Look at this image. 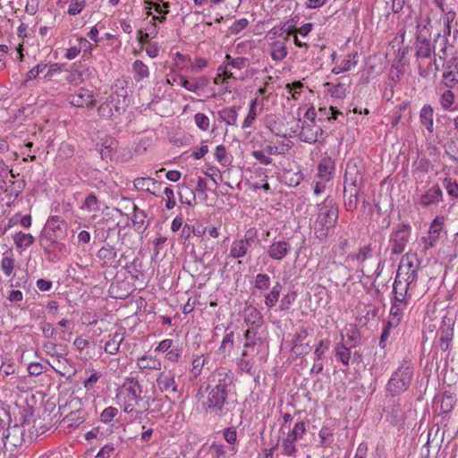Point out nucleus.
I'll list each match as a JSON object with an SVG mask.
<instances>
[{
    "instance_id": "obj_59",
    "label": "nucleus",
    "mask_w": 458,
    "mask_h": 458,
    "mask_svg": "<svg viewBox=\"0 0 458 458\" xmlns=\"http://www.w3.org/2000/svg\"><path fill=\"white\" fill-rule=\"evenodd\" d=\"M328 347H329V341H327V340H320L319 341V343L318 344V345L316 346L315 351H314L316 361L319 360L322 358L323 354L328 349Z\"/></svg>"
},
{
    "instance_id": "obj_19",
    "label": "nucleus",
    "mask_w": 458,
    "mask_h": 458,
    "mask_svg": "<svg viewBox=\"0 0 458 458\" xmlns=\"http://www.w3.org/2000/svg\"><path fill=\"white\" fill-rule=\"evenodd\" d=\"M439 347L443 352L448 350L451 342L453 341L454 336V327L451 324H446L444 322V325L440 327L437 332Z\"/></svg>"
},
{
    "instance_id": "obj_26",
    "label": "nucleus",
    "mask_w": 458,
    "mask_h": 458,
    "mask_svg": "<svg viewBox=\"0 0 458 458\" xmlns=\"http://www.w3.org/2000/svg\"><path fill=\"white\" fill-rule=\"evenodd\" d=\"M133 216L131 217V221L135 230L139 232H144L148 224H146L147 215L144 210L140 209L135 204H132Z\"/></svg>"
},
{
    "instance_id": "obj_11",
    "label": "nucleus",
    "mask_w": 458,
    "mask_h": 458,
    "mask_svg": "<svg viewBox=\"0 0 458 458\" xmlns=\"http://www.w3.org/2000/svg\"><path fill=\"white\" fill-rule=\"evenodd\" d=\"M69 103L76 107L93 108L96 106V100L92 91L81 88L74 94L68 96Z\"/></svg>"
},
{
    "instance_id": "obj_32",
    "label": "nucleus",
    "mask_w": 458,
    "mask_h": 458,
    "mask_svg": "<svg viewBox=\"0 0 458 458\" xmlns=\"http://www.w3.org/2000/svg\"><path fill=\"white\" fill-rule=\"evenodd\" d=\"M218 117L227 125H236L237 110L235 106L225 107L218 112Z\"/></svg>"
},
{
    "instance_id": "obj_2",
    "label": "nucleus",
    "mask_w": 458,
    "mask_h": 458,
    "mask_svg": "<svg viewBox=\"0 0 458 458\" xmlns=\"http://www.w3.org/2000/svg\"><path fill=\"white\" fill-rule=\"evenodd\" d=\"M142 386L135 377L125 378L123 384L117 389V403L123 407V411L138 414L149 409V397L142 395Z\"/></svg>"
},
{
    "instance_id": "obj_8",
    "label": "nucleus",
    "mask_w": 458,
    "mask_h": 458,
    "mask_svg": "<svg viewBox=\"0 0 458 458\" xmlns=\"http://www.w3.org/2000/svg\"><path fill=\"white\" fill-rule=\"evenodd\" d=\"M411 226L408 224H402L394 230L390 236L391 253L394 255L404 251L409 242Z\"/></svg>"
},
{
    "instance_id": "obj_47",
    "label": "nucleus",
    "mask_w": 458,
    "mask_h": 458,
    "mask_svg": "<svg viewBox=\"0 0 458 458\" xmlns=\"http://www.w3.org/2000/svg\"><path fill=\"white\" fill-rule=\"evenodd\" d=\"M318 176L324 181H329L331 178V174L333 170V165H331L330 162H323L318 165Z\"/></svg>"
},
{
    "instance_id": "obj_57",
    "label": "nucleus",
    "mask_w": 458,
    "mask_h": 458,
    "mask_svg": "<svg viewBox=\"0 0 458 458\" xmlns=\"http://www.w3.org/2000/svg\"><path fill=\"white\" fill-rule=\"evenodd\" d=\"M105 230H106V236L103 237V242H111V243H112L113 242L112 238H114L116 240L120 239L121 231L118 228V225H116L113 227H108L107 229H105Z\"/></svg>"
},
{
    "instance_id": "obj_7",
    "label": "nucleus",
    "mask_w": 458,
    "mask_h": 458,
    "mask_svg": "<svg viewBox=\"0 0 458 458\" xmlns=\"http://www.w3.org/2000/svg\"><path fill=\"white\" fill-rule=\"evenodd\" d=\"M257 240V230L250 228L241 239L234 240L230 248V257L233 259L243 258L248 254L249 249Z\"/></svg>"
},
{
    "instance_id": "obj_29",
    "label": "nucleus",
    "mask_w": 458,
    "mask_h": 458,
    "mask_svg": "<svg viewBox=\"0 0 458 458\" xmlns=\"http://www.w3.org/2000/svg\"><path fill=\"white\" fill-rule=\"evenodd\" d=\"M353 260H357L361 265L372 262L376 259L372 255V248L370 245L363 246L357 253L350 256Z\"/></svg>"
},
{
    "instance_id": "obj_63",
    "label": "nucleus",
    "mask_w": 458,
    "mask_h": 458,
    "mask_svg": "<svg viewBox=\"0 0 458 458\" xmlns=\"http://www.w3.org/2000/svg\"><path fill=\"white\" fill-rule=\"evenodd\" d=\"M310 351V344H294L292 346V352L296 354L297 356H301L309 353Z\"/></svg>"
},
{
    "instance_id": "obj_39",
    "label": "nucleus",
    "mask_w": 458,
    "mask_h": 458,
    "mask_svg": "<svg viewBox=\"0 0 458 458\" xmlns=\"http://www.w3.org/2000/svg\"><path fill=\"white\" fill-rule=\"evenodd\" d=\"M305 432H306L305 422L301 420V421L296 422L292 429H289L286 437L294 441H298L299 439L302 438Z\"/></svg>"
},
{
    "instance_id": "obj_44",
    "label": "nucleus",
    "mask_w": 458,
    "mask_h": 458,
    "mask_svg": "<svg viewBox=\"0 0 458 458\" xmlns=\"http://www.w3.org/2000/svg\"><path fill=\"white\" fill-rule=\"evenodd\" d=\"M257 101H258L257 98L251 100L250 105L249 113H248L247 116L245 117V119L242 123V129L250 127L252 125V123H254V121L257 117V112H256Z\"/></svg>"
},
{
    "instance_id": "obj_38",
    "label": "nucleus",
    "mask_w": 458,
    "mask_h": 458,
    "mask_svg": "<svg viewBox=\"0 0 458 458\" xmlns=\"http://www.w3.org/2000/svg\"><path fill=\"white\" fill-rule=\"evenodd\" d=\"M258 328L259 327H251L244 332V347H252L257 344L258 342H261V338L258 335Z\"/></svg>"
},
{
    "instance_id": "obj_21",
    "label": "nucleus",
    "mask_w": 458,
    "mask_h": 458,
    "mask_svg": "<svg viewBox=\"0 0 458 458\" xmlns=\"http://www.w3.org/2000/svg\"><path fill=\"white\" fill-rule=\"evenodd\" d=\"M415 50L418 58H428L433 52L430 41L420 34L416 36Z\"/></svg>"
},
{
    "instance_id": "obj_45",
    "label": "nucleus",
    "mask_w": 458,
    "mask_h": 458,
    "mask_svg": "<svg viewBox=\"0 0 458 458\" xmlns=\"http://www.w3.org/2000/svg\"><path fill=\"white\" fill-rule=\"evenodd\" d=\"M271 285V279L268 275L259 273L256 276L254 288L258 290H268Z\"/></svg>"
},
{
    "instance_id": "obj_40",
    "label": "nucleus",
    "mask_w": 458,
    "mask_h": 458,
    "mask_svg": "<svg viewBox=\"0 0 458 458\" xmlns=\"http://www.w3.org/2000/svg\"><path fill=\"white\" fill-rule=\"evenodd\" d=\"M287 48L284 43L276 41L272 44L271 57L276 61H281L287 55Z\"/></svg>"
},
{
    "instance_id": "obj_36",
    "label": "nucleus",
    "mask_w": 458,
    "mask_h": 458,
    "mask_svg": "<svg viewBox=\"0 0 458 458\" xmlns=\"http://www.w3.org/2000/svg\"><path fill=\"white\" fill-rule=\"evenodd\" d=\"M282 285L277 282L270 290L269 293L264 295L265 305L267 308H273L279 300Z\"/></svg>"
},
{
    "instance_id": "obj_6",
    "label": "nucleus",
    "mask_w": 458,
    "mask_h": 458,
    "mask_svg": "<svg viewBox=\"0 0 458 458\" xmlns=\"http://www.w3.org/2000/svg\"><path fill=\"white\" fill-rule=\"evenodd\" d=\"M363 187V168L355 160L349 161L344 174V189L362 191Z\"/></svg>"
},
{
    "instance_id": "obj_24",
    "label": "nucleus",
    "mask_w": 458,
    "mask_h": 458,
    "mask_svg": "<svg viewBox=\"0 0 458 458\" xmlns=\"http://www.w3.org/2000/svg\"><path fill=\"white\" fill-rule=\"evenodd\" d=\"M244 322L247 326L260 327L263 323L261 313L255 307H248L244 310Z\"/></svg>"
},
{
    "instance_id": "obj_43",
    "label": "nucleus",
    "mask_w": 458,
    "mask_h": 458,
    "mask_svg": "<svg viewBox=\"0 0 458 458\" xmlns=\"http://www.w3.org/2000/svg\"><path fill=\"white\" fill-rule=\"evenodd\" d=\"M443 186L450 197L458 199V182L455 180L446 177L443 181Z\"/></svg>"
},
{
    "instance_id": "obj_1",
    "label": "nucleus",
    "mask_w": 458,
    "mask_h": 458,
    "mask_svg": "<svg viewBox=\"0 0 458 458\" xmlns=\"http://www.w3.org/2000/svg\"><path fill=\"white\" fill-rule=\"evenodd\" d=\"M234 376L226 368H219L211 373L205 388L206 399L202 409L216 416H224L229 411V394L233 386Z\"/></svg>"
},
{
    "instance_id": "obj_58",
    "label": "nucleus",
    "mask_w": 458,
    "mask_h": 458,
    "mask_svg": "<svg viewBox=\"0 0 458 458\" xmlns=\"http://www.w3.org/2000/svg\"><path fill=\"white\" fill-rule=\"evenodd\" d=\"M117 413L118 410L116 408L109 406L101 412L100 420L105 423H108L117 415Z\"/></svg>"
},
{
    "instance_id": "obj_20",
    "label": "nucleus",
    "mask_w": 458,
    "mask_h": 458,
    "mask_svg": "<svg viewBox=\"0 0 458 458\" xmlns=\"http://www.w3.org/2000/svg\"><path fill=\"white\" fill-rule=\"evenodd\" d=\"M334 265L335 270L332 271L331 280L334 281L336 285L345 284L352 278L350 269L342 263L337 264L334 262Z\"/></svg>"
},
{
    "instance_id": "obj_15",
    "label": "nucleus",
    "mask_w": 458,
    "mask_h": 458,
    "mask_svg": "<svg viewBox=\"0 0 458 458\" xmlns=\"http://www.w3.org/2000/svg\"><path fill=\"white\" fill-rule=\"evenodd\" d=\"M291 250V245L288 242L280 240L274 242L267 250L268 256L274 260H282Z\"/></svg>"
},
{
    "instance_id": "obj_34",
    "label": "nucleus",
    "mask_w": 458,
    "mask_h": 458,
    "mask_svg": "<svg viewBox=\"0 0 458 458\" xmlns=\"http://www.w3.org/2000/svg\"><path fill=\"white\" fill-rule=\"evenodd\" d=\"M123 341V335L122 334H114V335L106 343L105 352L111 355L116 354Z\"/></svg>"
},
{
    "instance_id": "obj_9",
    "label": "nucleus",
    "mask_w": 458,
    "mask_h": 458,
    "mask_svg": "<svg viewBox=\"0 0 458 458\" xmlns=\"http://www.w3.org/2000/svg\"><path fill=\"white\" fill-rule=\"evenodd\" d=\"M39 245L43 248L44 252L48 255L57 257L58 253L65 249L63 242H58L57 235L50 230H43L38 239Z\"/></svg>"
},
{
    "instance_id": "obj_18",
    "label": "nucleus",
    "mask_w": 458,
    "mask_h": 458,
    "mask_svg": "<svg viewBox=\"0 0 458 458\" xmlns=\"http://www.w3.org/2000/svg\"><path fill=\"white\" fill-rule=\"evenodd\" d=\"M356 347V343H338L335 347V354L336 359L344 366H349L352 360V349Z\"/></svg>"
},
{
    "instance_id": "obj_3",
    "label": "nucleus",
    "mask_w": 458,
    "mask_h": 458,
    "mask_svg": "<svg viewBox=\"0 0 458 458\" xmlns=\"http://www.w3.org/2000/svg\"><path fill=\"white\" fill-rule=\"evenodd\" d=\"M339 216L338 207L333 199L327 198L318 205L317 218L313 225L315 236L318 240H326L329 231L336 225Z\"/></svg>"
},
{
    "instance_id": "obj_64",
    "label": "nucleus",
    "mask_w": 458,
    "mask_h": 458,
    "mask_svg": "<svg viewBox=\"0 0 458 458\" xmlns=\"http://www.w3.org/2000/svg\"><path fill=\"white\" fill-rule=\"evenodd\" d=\"M295 297H296L295 293L285 294L281 300V302L279 305V310H288L291 307V305L293 304V302L294 301Z\"/></svg>"
},
{
    "instance_id": "obj_54",
    "label": "nucleus",
    "mask_w": 458,
    "mask_h": 458,
    "mask_svg": "<svg viewBox=\"0 0 458 458\" xmlns=\"http://www.w3.org/2000/svg\"><path fill=\"white\" fill-rule=\"evenodd\" d=\"M86 5L85 0L78 1L72 0L68 8V13L70 15H76L82 12L83 8Z\"/></svg>"
},
{
    "instance_id": "obj_5",
    "label": "nucleus",
    "mask_w": 458,
    "mask_h": 458,
    "mask_svg": "<svg viewBox=\"0 0 458 458\" xmlns=\"http://www.w3.org/2000/svg\"><path fill=\"white\" fill-rule=\"evenodd\" d=\"M419 265L420 262L415 253H406L401 259L395 277L416 284Z\"/></svg>"
},
{
    "instance_id": "obj_13",
    "label": "nucleus",
    "mask_w": 458,
    "mask_h": 458,
    "mask_svg": "<svg viewBox=\"0 0 458 458\" xmlns=\"http://www.w3.org/2000/svg\"><path fill=\"white\" fill-rule=\"evenodd\" d=\"M301 123V131H300V138L307 143H315L318 140V136L323 134V129L320 125L316 123H304L301 119L297 121V127Z\"/></svg>"
},
{
    "instance_id": "obj_25",
    "label": "nucleus",
    "mask_w": 458,
    "mask_h": 458,
    "mask_svg": "<svg viewBox=\"0 0 458 458\" xmlns=\"http://www.w3.org/2000/svg\"><path fill=\"white\" fill-rule=\"evenodd\" d=\"M420 120L428 132L434 131V109L430 105H425L420 110Z\"/></svg>"
},
{
    "instance_id": "obj_51",
    "label": "nucleus",
    "mask_w": 458,
    "mask_h": 458,
    "mask_svg": "<svg viewBox=\"0 0 458 458\" xmlns=\"http://www.w3.org/2000/svg\"><path fill=\"white\" fill-rule=\"evenodd\" d=\"M98 199L97 196L91 192L86 197L83 207L90 211H98L100 208L98 206Z\"/></svg>"
},
{
    "instance_id": "obj_27",
    "label": "nucleus",
    "mask_w": 458,
    "mask_h": 458,
    "mask_svg": "<svg viewBox=\"0 0 458 458\" xmlns=\"http://www.w3.org/2000/svg\"><path fill=\"white\" fill-rule=\"evenodd\" d=\"M413 284H415V283H410L409 281L395 277L392 293L410 299L411 294L409 293V290Z\"/></svg>"
},
{
    "instance_id": "obj_55",
    "label": "nucleus",
    "mask_w": 458,
    "mask_h": 458,
    "mask_svg": "<svg viewBox=\"0 0 458 458\" xmlns=\"http://www.w3.org/2000/svg\"><path fill=\"white\" fill-rule=\"evenodd\" d=\"M194 121L196 125L202 131H207L209 127V118L202 113L196 114Z\"/></svg>"
},
{
    "instance_id": "obj_46",
    "label": "nucleus",
    "mask_w": 458,
    "mask_h": 458,
    "mask_svg": "<svg viewBox=\"0 0 458 458\" xmlns=\"http://www.w3.org/2000/svg\"><path fill=\"white\" fill-rule=\"evenodd\" d=\"M64 420L69 423L71 427H78L84 421V415L82 411H76L70 412L64 418Z\"/></svg>"
},
{
    "instance_id": "obj_31",
    "label": "nucleus",
    "mask_w": 458,
    "mask_h": 458,
    "mask_svg": "<svg viewBox=\"0 0 458 458\" xmlns=\"http://www.w3.org/2000/svg\"><path fill=\"white\" fill-rule=\"evenodd\" d=\"M133 184L138 191H145L155 194V191L151 190L150 186L157 185L158 182L150 177H138L133 181Z\"/></svg>"
},
{
    "instance_id": "obj_23",
    "label": "nucleus",
    "mask_w": 458,
    "mask_h": 458,
    "mask_svg": "<svg viewBox=\"0 0 458 458\" xmlns=\"http://www.w3.org/2000/svg\"><path fill=\"white\" fill-rule=\"evenodd\" d=\"M361 191L344 189V206L348 212H353L358 208Z\"/></svg>"
},
{
    "instance_id": "obj_16",
    "label": "nucleus",
    "mask_w": 458,
    "mask_h": 458,
    "mask_svg": "<svg viewBox=\"0 0 458 458\" xmlns=\"http://www.w3.org/2000/svg\"><path fill=\"white\" fill-rule=\"evenodd\" d=\"M383 270V264L380 259H375L362 265L360 272L363 276L371 279V284L375 286L377 279L380 276Z\"/></svg>"
},
{
    "instance_id": "obj_60",
    "label": "nucleus",
    "mask_w": 458,
    "mask_h": 458,
    "mask_svg": "<svg viewBox=\"0 0 458 458\" xmlns=\"http://www.w3.org/2000/svg\"><path fill=\"white\" fill-rule=\"evenodd\" d=\"M454 101V95L451 90H445L440 98L441 106L443 108L447 109L449 108Z\"/></svg>"
},
{
    "instance_id": "obj_37",
    "label": "nucleus",
    "mask_w": 458,
    "mask_h": 458,
    "mask_svg": "<svg viewBox=\"0 0 458 458\" xmlns=\"http://www.w3.org/2000/svg\"><path fill=\"white\" fill-rule=\"evenodd\" d=\"M13 241L18 248H27L33 244L34 237L20 231L13 235Z\"/></svg>"
},
{
    "instance_id": "obj_61",
    "label": "nucleus",
    "mask_w": 458,
    "mask_h": 458,
    "mask_svg": "<svg viewBox=\"0 0 458 458\" xmlns=\"http://www.w3.org/2000/svg\"><path fill=\"white\" fill-rule=\"evenodd\" d=\"M318 436L323 445H329L333 441V432L327 427H322L319 430Z\"/></svg>"
},
{
    "instance_id": "obj_10",
    "label": "nucleus",
    "mask_w": 458,
    "mask_h": 458,
    "mask_svg": "<svg viewBox=\"0 0 458 458\" xmlns=\"http://www.w3.org/2000/svg\"><path fill=\"white\" fill-rule=\"evenodd\" d=\"M97 257L102 260L103 266L114 268H117L121 266V259L117 258V250L114 246L111 244V242H107L106 245L98 250Z\"/></svg>"
},
{
    "instance_id": "obj_42",
    "label": "nucleus",
    "mask_w": 458,
    "mask_h": 458,
    "mask_svg": "<svg viewBox=\"0 0 458 458\" xmlns=\"http://www.w3.org/2000/svg\"><path fill=\"white\" fill-rule=\"evenodd\" d=\"M179 199L182 204L192 206L196 197L191 189L187 186H182V191L179 192Z\"/></svg>"
},
{
    "instance_id": "obj_14",
    "label": "nucleus",
    "mask_w": 458,
    "mask_h": 458,
    "mask_svg": "<svg viewBox=\"0 0 458 458\" xmlns=\"http://www.w3.org/2000/svg\"><path fill=\"white\" fill-rule=\"evenodd\" d=\"M22 435V428L18 424L13 426L10 425V421H7V427H2L0 428V436L5 445L7 443L16 446L21 444V436Z\"/></svg>"
},
{
    "instance_id": "obj_22",
    "label": "nucleus",
    "mask_w": 458,
    "mask_h": 458,
    "mask_svg": "<svg viewBox=\"0 0 458 458\" xmlns=\"http://www.w3.org/2000/svg\"><path fill=\"white\" fill-rule=\"evenodd\" d=\"M179 84L191 92H197L198 90L204 89L208 84V79L205 76L188 80L184 77L180 78Z\"/></svg>"
},
{
    "instance_id": "obj_35",
    "label": "nucleus",
    "mask_w": 458,
    "mask_h": 458,
    "mask_svg": "<svg viewBox=\"0 0 458 458\" xmlns=\"http://www.w3.org/2000/svg\"><path fill=\"white\" fill-rule=\"evenodd\" d=\"M357 57L358 53L348 55L346 58L342 61L341 64L338 67L333 69V72L335 73H339L341 72H348L352 70V68L355 67L358 64Z\"/></svg>"
},
{
    "instance_id": "obj_52",
    "label": "nucleus",
    "mask_w": 458,
    "mask_h": 458,
    "mask_svg": "<svg viewBox=\"0 0 458 458\" xmlns=\"http://www.w3.org/2000/svg\"><path fill=\"white\" fill-rule=\"evenodd\" d=\"M133 71L139 76V79H143L148 76V66L140 60H136L133 64Z\"/></svg>"
},
{
    "instance_id": "obj_33",
    "label": "nucleus",
    "mask_w": 458,
    "mask_h": 458,
    "mask_svg": "<svg viewBox=\"0 0 458 458\" xmlns=\"http://www.w3.org/2000/svg\"><path fill=\"white\" fill-rule=\"evenodd\" d=\"M137 366L140 369L159 370L161 369V362L151 356H142L138 359Z\"/></svg>"
},
{
    "instance_id": "obj_28",
    "label": "nucleus",
    "mask_w": 458,
    "mask_h": 458,
    "mask_svg": "<svg viewBox=\"0 0 458 458\" xmlns=\"http://www.w3.org/2000/svg\"><path fill=\"white\" fill-rule=\"evenodd\" d=\"M342 114V113L337 110L335 107H319L318 110V121L321 123L324 122H331L337 119V116Z\"/></svg>"
},
{
    "instance_id": "obj_50",
    "label": "nucleus",
    "mask_w": 458,
    "mask_h": 458,
    "mask_svg": "<svg viewBox=\"0 0 458 458\" xmlns=\"http://www.w3.org/2000/svg\"><path fill=\"white\" fill-rule=\"evenodd\" d=\"M205 358L203 357V355H200V356H197L193 360H192V369H191V374L193 376V377H198L200 373H201V370L205 365Z\"/></svg>"
},
{
    "instance_id": "obj_4",
    "label": "nucleus",
    "mask_w": 458,
    "mask_h": 458,
    "mask_svg": "<svg viewBox=\"0 0 458 458\" xmlns=\"http://www.w3.org/2000/svg\"><path fill=\"white\" fill-rule=\"evenodd\" d=\"M412 369L409 362L404 361L388 380L386 390L394 396L405 392L412 380Z\"/></svg>"
},
{
    "instance_id": "obj_12",
    "label": "nucleus",
    "mask_w": 458,
    "mask_h": 458,
    "mask_svg": "<svg viewBox=\"0 0 458 458\" xmlns=\"http://www.w3.org/2000/svg\"><path fill=\"white\" fill-rule=\"evenodd\" d=\"M157 387L161 392L171 394L174 398L180 395V389L175 382L174 375L171 372H162L157 378Z\"/></svg>"
},
{
    "instance_id": "obj_48",
    "label": "nucleus",
    "mask_w": 458,
    "mask_h": 458,
    "mask_svg": "<svg viewBox=\"0 0 458 458\" xmlns=\"http://www.w3.org/2000/svg\"><path fill=\"white\" fill-rule=\"evenodd\" d=\"M62 225L66 227L65 222L60 218L58 216H52L47 222V228L45 230H50V232H54L55 233L56 231L62 230Z\"/></svg>"
},
{
    "instance_id": "obj_17",
    "label": "nucleus",
    "mask_w": 458,
    "mask_h": 458,
    "mask_svg": "<svg viewBox=\"0 0 458 458\" xmlns=\"http://www.w3.org/2000/svg\"><path fill=\"white\" fill-rule=\"evenodd\" d=\"M442 197L443 191L441 188L437 184H435L420 195L419 204L423 207H428L438 203L442 199Z\"/></svg>"
},
{
    "instance_id": "obj_56",
    "label": "nucleus",
    "mask_w": 458,
    "mask_h": 458,
    "mask_svg": "<svg viewBox=\"0 0 458 458\" xmlns=\"http://www.w3.org/2000/svg\"><path fill=\"white\" fill-rule=\"evenodd\" d=\"M233 338H234V334L233 332H230V333H227L222 343H221V345L219 347V351L222 352H225L226 350L230 351L231 349H233Z\"/></svg>"
},
{
    "instance_id": "obj_49",
    "label": "nucleus",
    "mask_w": 458,
    "mask_h": 458,
    "mask_svg": "<svg viewBox=\"0 0 458 458\" xmlns=\"http://www.w3.org/2000/svg\"><path fill=\"white\" fill-rule=\"evenodd\" d=\"M295 442L296 441H294L291 438H288L287 437H285L283 439L282 447H283V454L284 455L293 456L295 454V453L297 451L295 445H294Z\"/></svg>"
},
{
    "instance_id": "obj_53",
    "label": "nucleus",
    "mask_w": 458,
    "mask_h": 458,
    "mask_svg": "<svg viewBox=\"0 0 458 458\" xmlns=\"http://www.w3.org/2000/svg\"><path fill=\"white\" fill-rule=\"evenodd\" d=\"M14 259L12 257L4 256L1 260V268L5 276H9L13 270Z\"/></svg>"
},
{
    "instance_id": "obj_30",
    "label": "nucleus",
    "mask_w": 458,
    "mask_h": 458,
    "mask_svg": "<svg viewBox=\"0 0 458 458\" xmlns=\"http://www.w3.org/2000/svg\"><path fill=\"white\" fill-rule=\"evenodd\" d=\"M406 309H407L406 306H401V305H396V304L392 305L391 304L390 318L388 320V326L396 327L402 321V318L404 314V310Z\"/></svg>"
},
{
    "instance_id": "obj_62",
    "label": "nucleus",
    "mask_w": 458,
    "mask_h": 458,
    "mask_svg": "<svg viewBox=\"0 0 458 458\" xmlns=\"http://www.w3.org/2000/svg\"><path fill=\"white\" fill-rule=\"evenodd\" d=\"M215 157H216V160L224 165L228 163V159H227V156H226V148L224 145H218L216 148Z\"/></svg>"
},
{
    "instance_id": "obj_41",
    "label": "nucleus",
    "mask_w": 458,
    "mask_h": 458,
    "mask_svg": "<svg viewBox=\"0 0 458 458\" xmlns=\"http://www.w3.org/2000/svg\"><path fill=\"white\" fill-rule=\"evenodd\" d=\"M456 400L454 396H453L449 393H445L442 396L441 403H440V411L444 414L449 413L454 407Z\"/></svg>"
}]
</instances>
